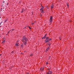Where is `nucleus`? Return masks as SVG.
Masks as SVG:
<instances>
[{
    "mask_svg": "<svg viewBox=\"0 0 74 74\" xmlns=\"http://www.w3.org/2000/svg\"><path fill=\"white\" fill-rule=\"evenodd\" d=\"M21 40L23 42H24V45H26L27 44V39L25 37H23L21 39Z\"/></svg>",
    "mask_w": 74,
    "mask_h": 74,
    "instance_id": "nucleus-1",
    "label": "nucleus"
},
{
    "mask_svg": "<svg viewBox=\"0 0 74 74\" xmlns=\"http://www.w3.org/2000/svg\"><path fill=\"white\" fill-rule=\"evenodd\" d=\"M19 41L17 40V41L16 42V47H18V46H19V44L18 43Z\"/></svg>",
    "mask_w": 74,
    "mask_h": 74,
    "instance_id": "nucleus-2",
    "label": "nucleus"
},
{
    "mask_svg": "<svg viewBox=\"0 0 74 74\" xmlns=\"http://www.w3.org/2000/svg\"><path fill=\"white\" fill-rule=\"evenodd\" d=\"M52 39L51 38L49 39H46L45 40V42H49V41H51Z\"/></svg>",
    "mask_w": 74,
    "mask_h": 74,
    "instance_id": "nucleus-3",
    "label": "nucleus"
},
{
    "mask_svg": "<svg viewBox=\"0 0 74 74\" xmlns=\"http://www.w3.org/2000/svg\"><path fill=\"white\" fill-rule=\"evenodd\" d=\"M52 17H51L49 21L50 22H51V23H52Z\"/></svg>",
    "mask_w": 74,
    "mask_h": 74,
    "instance_id": "nucleus-4",
    "label": "nucleus"
},
{
    "mask_svg": "<svg viewBox=\"0 0 74 74\" xmlns=\"http://www.w3.org/2000/svg\"><path fill=\"white\" fill-rule=\"evenodd\" d=\"M43 8H41V9H40L41 12L42 13L43 12Z\"/></svg>",
    "mask_w": 74,
    "mask_h": 74,
    "instance_id": "nucleus-5",
    "label": "nucleus"
},
{
    "mask_svg": "<svg viewBox=\"0 0 74 74\" xmlns=\"http://www.w3.org/2000/svg\"><path fill=\"white\" fill-rule=\"evenodd\" d=\"M50 7L51 8H54V5L52 4L51 6Z\"/></svg>",
    "mask_w": 74,
    "mask_h": 74,
    "instance_id": "nucleus-6",
    "label": "nucleus"
},
{
    "mask_svg": "<svg viewBox=\"0 0 74 74\" xmlns=\"http://www.w3.org/2000/svg\"><path fill=\"white\" fill-rule=\"evenodd\" d=\"M52 73L51 71H49L48 72V74H51Z\"/></svg>",
    "mask_w": 74,
    "mask_h": 74,
    "instance_id": "nucleus-7",
    "label": "nucleus"
},
{
    "mask_svg": "<svg viewBox=\"0 0 74 74\" xmlns=\"http://www.w3.org/2000/svg\"><path fill=\"white\" fill-rule=\"evenodd\" d=\"M49 47H48L46 51L47 52V51H49Z\"/></svg>",
    "mask_w": 74,
    "mask_h": 74,
    "instance_id": "nucleus-8",
    "label": "nucleus"
},
{
    "mask_svg": "<svg viewBox=\"0 0 74 74\" xmlns=\"http://www.w3.org/2000/svg\"><path fill=\"white\" fill-rule=\"evenodd\" d=\"M14 31V29H11L10 30V32H12V31Z\"/></svg>",
    "mask_w": 74,
    "mask_h": 74,
    "instance_id": "nucleus-9",
    "label": "nucleus"
},
{
    "mask_svg": "<svg viewBox=\"0 0 74 74\" xmlns=\"http://www.w3.org/2000/svg\"><path fill=\"white\" fill-rule=\"evenodd\" d=\"M46 34L45 35V36L44 37H43L42 38V39H43V38H44V39H45V37H46Z\"/></svg>",
    "mask_w": 74,
    "mask_h": 74,
    "instance_id": "nucleus-10",
    "label": "nucleus"
},
{
    "mask_svg": "<svg viewBox=\"0 0 74 74\" xmlns=\"http://www.w3.org/2000/svg\"><path fill=\"white\" fill-rule=\"evenodd\" d=\"M5 40H4L2 42L3 44H4L5 43Z\"/></svg>",
    "mask_w": 74,
    "mask_h": 74,
    "instance_id": "nucleus-11",
    "label": "nucleus"
},
{
    "mask_svg": "<svg viewBox=\"0 0 74 74\" xmlns=\"http://www.w3.org/2000/svg\"><path fill=\"white\" fill-rule=\"evenodd\" d=\"M14 53V51H12L11 52V54H13V53Z\"/></svg>",
    "mask_w": 74,
    "mask_h": 74,
    "instance_id": "nucleus-12",
    "label": "nucleus"
},
{
    "mask_svg": "<svg viewBox=\"0 0 74 74\" xmlns=\"http://www.w3.org/2000/svg\"><path fill=\"white\" fill-rule=\"evenodd\" d=\"M33 55V54H31V55H30V56H32Z\"/></svg>",
    "mask_w": 74,
    "mask_h": 74,
    "instance_id": "nucleus-13",
    "label": "nucleus"
},
{
    "mask_svg": "<svg viewBox=\"0 0 74 74\" xmlns=\"http://www.w3.org/2000/svg\"><path fill=\"white\" fill-rule=\"evenodd\" d=\"M8 21V19H6V20L5 21V22H6V21Z\"/></svg>",
    "mask_w": 74,
    "mask_h": 74,
    "instance_id": "nucleus-14",
    "label": "nucleus"
},
{
    "mask_svg": "<svg viewBox=\"0 0 74 74\" xmlns=\"http://www.w3.org/2000/svg\"><path fill=\"white\" fill-rule=\"evenodd\" d=\"M49 39L48 38V37H47L46 38V40H49Z\"/></svg>",
    "mask_w": 74,
    "mask_h": 74,
    "instance_id": "nucleus-15",
    "label": "nucleus"
},
{
    "mask_svg": "<svg viewBox=\"0 0 74 74\" xmlns=\"http://www.w3.org/2000/svg\"><path fill=\"white\" fill-rule=\"evenodd\" d=\"M23 45H21V47H23Z\"/></svg>",
    "mask_w": 74,
    "mask_h": 74,
    "instance_id": "nucleus-16",
    "label": "nucleus"
},
{
    "mask_svg": "<svg viewBox=\"0 0 74 74\" xmlns=\"http://www.w3.org/2000/svg\"><path fill=\"white\" fill-rule=\"evenodd\" d=\"M1 23H2V22L0 23V27H1V26H0V25L1 24Z\"/></svg>",
    "mask_w": 74,
    "mask_h": 74,
    "instance_id": "nucleus-17",
    "label": "nucleus"
},
{
    "mask_svg": "<svg viewBox=\"0 0 74 74\" xmlns=\"http://www.w3.org/2000/svg\"><path fill=\"white\" fill-rule=\"evenodd\" d=\"M34 23H32V25H34Z\"/></svg>",
    "mask_w": 74,
    "mask_h": 74,
    "instance_id": "nucleus-18",
    "label": "nucleus"
},
{
    "mask_svg": "<svg viewBox=\"0 0 74 74\" xmlns=\"http://www.w3.org/2000/svg\"><path fill=\"white\" fill-rule=\"evenodd\" d=\"M46 64H47H47H48V62H47L46 63Z\"/></svg>",
    "mask_w": 74,
    "mask_h": 74,
    "instance_id": "nucleus-19",
    "label": "nucleus"
},
{
    "mask_svg": "<svg viewBox=\"0 0 74 74\" xmlns=\"http://www.w3.org/2000/svg\"><path fill=\"white\" fill-rule=\"evenodd\" d=\"M6 5H8V3H7V4H6Z\"/></svg>",
    "mask_w": 74,
    "mask_h": 74,
    "instance_id": "nucleus-20",
    "label": "nucleus"
},
{
    "mask_svg": "<svg viewBox=\"0 0 74 74\" xmlns=\"http://www.w3.org/2000/svg\"><path fill=\"white\" fill-rule=\"evenodd\" d=\"M29 27V29H31V28H30V27Z\"/></svg>",
    "mask_w": 74,
    "mask_h": 74,
    "instance_id": "nucleus-21",
    "label": "nucleus"
},
{
    "mask_svg": "<svg viewBox=\"0 0 74 74\" xmlns=\"http://www.w3.org/2000/svg\"><path fill=\"white\" fill-rule=\"evenodd\" d=\"M29 27V29H31V28H30V27Z\"/></svg>",
    "mask_w": 74,
    "mask_h": 74,
    "instance_id": "nucleus-22",
    "label": "nucleus"
},
{
    "mask_svg": "<svg viewBox=\"0 0 74 74\" xmlns=\"http://www.w3.org/2000/svg\"><path fill=\"white\" fill-rule=\"evenodd\" d=\"M25 27V29H26V27Z\"/></svg>",
    "mask_w": 74,
    "mask_h": 74,
    "instance_id": "nucleus-23",
    "label": "nucleus"
},
{
    "mask_svg": "<svg viewBox=\"0 0 74 74\" xmlns=\"http://www.w3.org/2000/svg\"><path fill=\"white\" fill-rule=\"evenodd\" d=\"M9 33H10V31H9V32H8V34Z\"/></svg>",
    "mask_w": 74,
    "mask_h": 74,
    "instance_id": "nucleus-24",
    "label": "nucleus"
},
{
    "mask_svg": "<svg viewBox=\"0 0 74 74\" xmlns=\"http://www.w3.org/2000/svg\"><path fill=\"white\" fill-rule=\"evenodd\" d=\"M67 7H69V5H67Z\"/></svg>",
    "mask_w": 74,
    "mask_h": 74,
    "instance_id": "nucleus-25",
    "label": "nucleus"
},
{
    "mask_svg": "<svg viewBox=\"0 0 74 74\" xmlns=\"http://www.w3.org/2000/svg\"><path fill=\"white\" fill-rule=\"evenodd\" d=\"M21 53V54H22V55H23V53Z\"/></svg>",
    "mask_w": 74,
    "mask_h": 74,
    "instance_id": "nucleus-26",
    "label": "nucleus"
},
{
    "mask_svg": "<svg viewBox=\"0 0 74 74\" xmlns=\"http://www.w3.org/2000/svg\"><path fill=\"white\" fill-rule=\"evenodd\" d=\"M22 12H23V11H22V12H21V13H22Z\"/></svg>",
    "mask_w": 74,
    "mask_h": 74,
    "instance_id": "nucleus-27",
    "label": "nucleus"
},
{
    "mask_svg": "<svg viewBox=\"0 0 74 74\" xmlns=\"http://www.w3.org/2000/svg\"><path fill=\"white\" fill-rule=\"evenodd\" d=\"M50 44H49V45H50Z\"/></svg>",
    "mask_w": 74,
    "mask_h": 74,
    "instance_id": "nucleus-28",
    "label": "nucleus"
},
{
    "mask_svg": "<svg viewBox=\"0 0 74 74\" xmlns=\"http://www.w3.org/2000/svg\"><path fill=\"white\" fill-rule=\"evenodd\" d=\"M3 3H4V1Z\"/></svg>",
    "mask_w": 74,
    "mask_h": 74,
    "instance_id": "nucleus-29",
    "label": "nucleus"
},
{
    "mask_svg": "<svg viewBox=\"0 0 74 74\" xmlns=\"http://www.w3.org/2000/svg\"><path fill=\"white\" fill-rule=\"evenodd\" d=\"M40 69V70H41V68Z\"/></svg>",
    "mask_w": 74,
    "mask_h": 74,
    "instance_id": "nucleus-30",
    "label": "nucleus"
},
{
    "mask_svg": "<svg viewBox=\"0 0 74 74\" xmlns=\"http://www.w3.org/2000/svg\"><path fill=\"white\" fill-rule=\"evenodd\" d=\"M6 36H7V34L6 35Z\"/></svg>",
    "mask_w": 74,
    "mask_h": 74,
    "instance_id": "nucleus-31",
    "label": "nucleus"
},
{
    "mask_svg": "<svg viewBox=\"0 0 74 74\" xmlns=\"http://www.w3.org/2000/svg\"><path fill=\"white\" fill-rule=\"evenodd\" d=\"M42 7V6H41Z\"/></svg>",
    "mask_w": 74,
    "mask_h": 74,
    "instance_id": "nucleus-32",
    "label": "nucleus"
}]
</instances>
